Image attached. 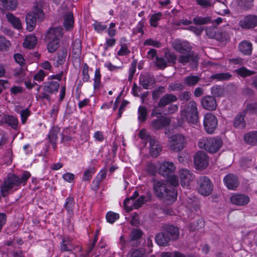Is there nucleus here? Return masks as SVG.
<instances>
[{
	"mask_svg": "<svg viewBox=\"0 0 257 257\" xmlns=\"http://www.w3.org/2000/svg\"><path fill=\"white\" fill-rule=\"evenodd\" d=\"M232 75L228 72L219 73L212 75L210 76L211 79H215L217 81H226L231 77Z\"/></svg>",
	"mask_w": 257,
	"mask_h": 257,
	"instance_id": "nucleus-40",
	"label": "nucleus"
},
{
	"mask_svg": "<svg viewBox=\"0 0 257 257\" xmlns=\"http://www.w3.org/2000/svg\"><path fill=\"white\" fill-rule=\"evenodd\" d=\"M143 234V232L140 229L134 228L131 231V238L129 241V243H131L132 245H133L135 243V241H138L140 239Z\"/></svg>",
	"mask_w": 257,
	"mask_h": 257,
	"instance_id": "nucleus-35",
	"label": "nucleus"
},
{
	"mask_svg": "<svg viewBox=\"0 0 257 257\" xmlns=\"http://www.w3.org/2000/svg\"><path fill=\"white\" fill-rule=\"evenodd\" d=\"M239 51L244 55H249L252 51V44L250 42L243 41L239 45Z\"/></svg>",
	"mask_w": 257,
	"mask_h": 257,
	"instance_id": "nucleus-34",
	"label": "nucleus"
},
{
	"mask_svg": "<svg viewBox=\"0 0 257 257\" xmlns=\"http://www.w3.org/2000/svg\"><path fill=\"white\" fill-rule=\"evenodd\" d=\"M58 134H59V132L58 130L54 128L50 130L48 135V138L52 144L56 145Z\"/></svg>",
	"mask_w": 257,
	"mask_h": 257,
	"instance_id": "nucleus-56",
	"label": "nucleus"
},
{
	"mask_svg": "<svg viewBox=\"0 0 257 257\" xmlns=\"http://www.w3.org/2000/svg\"><path fill=\"white\" fill-rule=\"evenodd\" d=\"M95 172L94 167H90L86 169L83 174L82 180L89 181L92 178V175Z\"/></svg>",
	"mask_w": 257,
	"mask_h": 257,
	"instance_id": "nucleus-53",
	"label": "nucleus"
},
{
	"mask_svg": "<svg viewBox=\"0 0 257 257\" xmlns=\"http://www.w3.org/2000/svg\"><path fill=\"white\" fill-rule=\"evenodd\" d=\"M169 148L174 152H178L183 150L187 144L186 138L181 134H176L169 138Z\"/></svg>",
	"mask_w": 257,
	"mask_h": 257,
	"instance_id": "nucleus-6",
	"label": "nucleus"
},
{
	"mask_svg": "<svg viewBox=\"0 0 257 257\" xmlns=\"http://www.w3.org/2000/svg\"><path fill=\"white\" fill-rule=\"evenodd\" d=\"M30 176L31 174L28 171H25L21 177L14 174L8 175L1 186V193L3 197L7 196L13 188L16 190L21 184L25 185Z\"/></svg>",
	"mask_w": 257,
	"mask_h": 257,
	"instance_id": "nucleus-1",
	"label": "nucleus"
},
{
	"mask_svg": "<svg viewBox=\"0 0 257 257\" xmlns=\"http://www.w3.org/2000/svg\"><path fill=\"white\" fill-rule=\"evenodd\" d=\"M169 178L168 182L169 186H172L174 188L179 185L178 179L176 176L171 175L168 177Z\"/></svg>",
	"mask_w": 257,
	"mask_h": 257,
	"instance_id": "nucleus-63",
	"label": "nucleus"
},
{
	"mask_svg": "<svg viewBox=\"0 0 257 257\" xmlns=\"http://www.w3.org/2000/svg\"><path fill=\"white\" fill-rule=\"evenodd\" d=\"M169 88L172 91H181L184 89V86L181 83H171Z\"/></svg>",
	"mask_w": 257,
	"mask_h": 257,
	"instance_id": "nucleus-62",
	"label": "nucleus"
},
{
	"mask_svg": "<svg viewBox=\"0 0 257 257\" xmlns=\"http://www.w3.org/2000/svg\"><path fill=\"white\" fill-rule=\"evenodd\" d=\"M200 79V77L197 75H190L185 77L183 79V81L187 86L193 87L199 82Z\"/></svg>",
	"mask_w": 257,
	"mask_h": 257,
	"instance_id": "nucleus-31",
	"label": "nucleus"
},
{
	"mask_svg": "<svg viewBox=\"0 0 257 257\" xmlns=\"http://www.w3.org/2000/svg\"><path fill=\"white\" fill-rule=\"evenodd\" d=\"M150 153L152 157H157L162 151V148L159 142L154 138H150Z\"/></svg>",
	"mask_w": 257,
	"mask_h": 257,
	"instance_id": "nucleus-22",
	"label": "nucleus"
},
{
	"mask_svg": "<svg viewBox=\"0 0 257 257\" xmlns=\"http://www.w3.org/2000/svg\"><path fill=\"white\" fill-rule=\"evenodd\" d=\"M125 41L126 39L124 38L121 39V48L117 52V55L119 56L127 55L130 53V51L128 49L127 45L125 44L122 43V42H125Z\"/></svg>",
	"mask_w": 257,
	"mask_h": 257,
	"instance_id": "nucleus-49",
	"label": "nucleus"
},
{
	"mask_svg": "<svg viewBox=\"0 0 257 257\" xmlns=\"http://www.w3.org/2000/svg\"><path fill=\"white\" fill-rule=\"evenodd\" d=\"M178 97L176 95L171 93H167L161 98L158 103V106L159 107L163 108L167 105L176 101Z\"/></svg>",
	"mask_w": 257,
	"mask_h": 257,
	"instance_id": "nucleus-23",
	"label": "nucleus"
},
{
	"mask_svg": "<svg viewBox=\"0 0 257 257\" xmlns=\"http://www.w3.org/2000/svg\"><path fill=\"white\" fill-rule=\"evenodd\" d=\"M197 185L198 192L203 196H207L213 191V183L208 177L200 176L197 179Z\"/></svg>",
	"mask_w": 257,
	"mask_h": 257,
	"instance_id": "nucleus-5",
	"label": "nucleus"
},
{
	"mask_svg": "<svg viewBox=\"0 0 257 257\" xmlns=\"http://www.w3.org/2000/svg\"><path fill=\"white\" fill-rule=\"evenodd\" d=\"M3 120L14 129L16 130L17 128L18 120L14 116L10 115H5Z\"/></svg>",
	"mask_w": 257,
	"mask_h": 257,
	"instance_id": "nucleus-39",
	"label": "nucleus"
},
{
	"mask_svg": "<svg viewBox=\"0 0 257 257\" xmlns=\"http://www.w3.org/2000/svg\"><path fill=\"white\" fill-rule=\"evenodd\" d=\"M230 200L231 202L234 205L244 206L248 204L249 201V198L245 194H236L232 195Z\"/></svg>",
	"mask_w": 257,
	"mask_h": 257,
	"instance_id": "nucleus-20",
	"label": "nucleus"
},
{
	"mask_svg": "<svg viewBox=\"0 0 257 257\" xmlns=\"http://www.w3.org/2000/svg\"><path fill=\"white\" fill-rule=\"evenodd\" d=\"M201 102L202 107L206 110L212 111L216 108V100L213 96L206 95L204 96L202 98Z\"/></svg>",
	"mask_w": 257,
	"mask_h": 257,
	"instance_id": "nucleus-13",
	"label": "nucleus"
},
{
	"mask_svg": "<svg viewBox=\"0 0 257 257\" xmlns=\"http://www.w3.org/2000/svg\"><path fill=\"white\" fill-rule=\"evenodd\" d=\"M6 18L9 22L12 24L14 28L20 30L22 29V25L20 20L15 17L12 14L8 13L6 15Z\"/></svg>",
	"mask_w": 257,
	"mask_h": 257,
	"instance_id": "nucleus-32",
	"label": "nucleus"
},
{
	"mask_svg": "<svg viewBox=\"0 0 257 257\" xmlns=\"http://www.w3.org/2000/svg\"><path fill=\"white\" fill-rule=\"evenodd\" d=\"M37 38L34 35L27 36L24 43L25 47L29 49H33L37 43Z\"/></svg>",
	"mask_w": 257,
	"mask_h": 257,
	"instance_id": "nucleus-38",
	"label": "nucleus"
},
{
	"mask_svg": "<svg viewBox=\"0 0 257 257\" xmlns=\"http://www.w3.org/2000/svg\"><path fill=\"white\" fill-rule=\"evenodd\" d=\"M181 112L183 119H186L188 122L192 124H195L198 122L199 112L197 104L194 101H190L185 104L184 108Z\"/></svg>",
	"mask_w": 257,
	"mask_h": 257,
	"instance_id": "nucleus-4",
	"label": "nucleus"
},
{
	"mask_svg": "<svg viewBox=\"0 0 257 257\" xmlns=\"http://www.w3.org/2000/svg\"><path fill=\"white\" fill-rule=\"evenodd\" d=\"M10 43L5 37L0 36V50L6 51L9 47Z\"/></svg>",
	"mask_w": 257,
	"mask_h": 257,
	"instance_id": "nucleus-58",
	"label": "nucleus"
},
{
	"mask_svg": "<svg viewBox=\"0 0 257 257\" xmlns=\"http://www.w3.org/2000/svg\"><path fill=\"white\" fill-rule=\"evenodd\" d=\"M205 31L206 34L209 38H214L221 41L225 37L223 32L216 33L213 28H207Z\"/></svg>",
	"mask_w": 257,
	"mask_h": 257,
	"instance_id": "nucleus-30",
	"label": "nucleus"
},
{
	"mask_svg": "<svg viewBox=\"0 0 257 257\" xmlns=\"http://www.w3.org/2000/svg\"><path fill=\"white\" fill-rule=\"evenodd\" d=\"M175 167L173 163L165 162L159 168V173L164 177L170 176L174 171Z\"/></svg>",
	"mask_w": 257,
	"mask_h": 257,
	"instance_id": "nucleus-19",
	"label": "nucleus"
},
{
	"mask_svg": "<svg viewBox=\"0 0 257 257\" xmlns=\"http://www.w3.org/2000/svg\"><path fill=\"white\" fill-rule=\"evenodd\" d=\"M211 92L214 97H220L223 95L224 90L221 86L215 85L211 88Z\"/></svg>",
	"mask_w": 257,
	"mask_h": 257,
	"instance_id": "nucleus-48",
	"label": "nucleus"
},
{
	"mask_svg": "<svg viewBox=\"0 0 257 257\" xmlns=\"http://www.w3.org/2000/svg\"><path fill=\"white\" fill-rule=\"evenodd\" d=\"M63 29L62 27L59 26L51 28L46 35V39L47 42V49L49 53H53L60 46V39L63 35Z\"/></svg>",
	"mask_w": 257,
	"mask_h": 257,
	"instance_id": "nucleus-2",
	"label": "nucleus"
},
{
	"mask_svg": "<svg viewBox=\"0 0 257 257\" xmlns=\"http://www.w3.org/2000/svg\"><path fill=\"white\" fill-rule=\"evenodd\" d=\"M223 142L219 138H203L198 142V146L210 153H215L222 147Z\"/></svg>",
	"mask_w": 257,
	"mask_h": 257,
	"instance_id": "nucleus-3",
	"label": "nucleus"
},
{
	"mask_svg": "<svg viewBox=\"0 0 257 257\" xmlns=\"http://www.w3.org/2000/svg\"><path fill=\"white\" fill-rule=\"evenodd\" d=\"M137 61L134 60L131 64V67L129 69V75L128 77V81H131L136 71Z\"/></svg>",
	"mask_w": 257,
	"mask_h": 257,
	"instance_id": "nucleus-59",
	"label": "nucleus"
},
{
	"mask_svg": "<svg viewBox=\"0 0 257 257\" xmlns=\"http://www.w3.org/2000/svg\"><path fill=\"white\" fill-rule=\"evenodd\" d=\"M101 74L99 69H96L95 71L94 79V88L98 89L100 85Z\"/></svg>",
	"mask_w": 257,
	"mask_h": 257,
	"instance_id": "nucleus-55",
	"label": "nucleus"
},
{
	"mask_svg": "<svg viewBox=\"0 0 257 257\" xmlns=\"http://www.w3.org/2000/svg\"><path fill=\"white\" fill-rule=\"evenodd\" d=\"M63 24L67 31H70L73 29L74 26V17L72 12H69L64 16Z\"/></svg>",
	"mask_w": 257,
	"mask_h": 257,
	"instance_id": "nucleus-29",
	"label": "nucleus"
},
{
	"mask_svg": "<svg viewBox=\"0 0 257 257\" xmlns=\"http://www.w3.org/2000/svg\"><path fill=\"white\" fill-rule=\"evenodd\" d=\"M37 18L35 15L31 13H28L26 17V22L27 24V30L32 32L35 28Z\"/></svg>",
	"mask_w": 257,
	"mask_h": 257,
	"instance_id": "nucleus-28",
	"label": "nucleus"
},
{
	"mask_svg": "<svg viewBox=\"0 0 257 257\" xmlns=\"http://www.w3.org/2000/svg\"><path fill=\"white\" fill-rule=\"evenodd\" d=\"M144 45L152 46L154 47L159 48L162 46V44L159 41L154 40L152 39H148L145 41Z\"/></svg>",
	"mask_w": 257,
	"mask_h": 257,
	"instance_id": "nucleus-61",
	"label": "nucleus"
},
{
	"mask_svg": "<svg viewBox=\"0 0 257 257\" xmlns=\"http://www.w3.org/2000/svg\"><path fill=\"white\" fill-rule=\"evenodd\" d=\"M67 50L66 48L61 49L57 53L56 59L57 64L58 65H62L66 61Z\"/></svg>",
	"mask_w": 257,
	"mask_h": 257,
	"instance_id": "nucleus-41",
	"label": "nucleus"
},
{
	"mask_svg": "<svg viewBox=\"0 0 257 257\" xmlns=\"http://www.w3.org/2000/svg\"><path fill=\"white\" fill-rule=\"evenodd\" d=\"M138 119L140 122H145L147 118L148 110L144 106H140L138 108Z\"/></svg>",
	"mask_w": 257,
	"mask_h": 257,
	"instance_id": "nucleus-44",
	"label": "nucleus"
},
{
	"mask_svg": "<svg viewBox=\"0 0 257 257\" xmlns=\"http://www.w3.org/2000/svg\"><path fill=\"white\" fill-rule=\"evenodd\" d=\"M171 119L169 117L161 116L153 119L151 122V126L154 130L158 131L169 126L170 124Z\"/></svg>",
	"mask_w": 257,
	"mask_h": 257,
	"instance_id": "nucleus-9",
	"label": "nucleus"
},
{
	"mask_svg": "<svg viewBox=\"0 0 257 257\" xmlns=\"http://www.w3.org/2000/svg\"><path fill=\"white\" fill-rule=\"evenodd\" d=\"M211 18L209 16L202 17L197 16L193 19L192 22L197 25H202L211 22Z\"/></svg>",
	"mask_w": 257,
	"mask_h": 257,
	"instance_id": "nucleus-42",
	"label": "nucleus"
},
{
	"mask_svg": "<svg viewBox=\"0 0 257 257\" xmlns=\"http://www.w3.org/2000/svg\"><path fill=\"white\" fill-rule=\"evenodd\" d=\"M203 125L207 133L209 134L214 133L218 125L216 116L211 113L205 114L204 116Z\"/></svg>",
	"mask_w": 257,
	"mask_h": 257,
	"instance_id": "nucleus-7",
	"label": "nucleus"
},
{
	"mask_svg": "<svg viewBox=\"0 0 257 257\" xmlns=\"http://www.w3.org/2000/svg\"><path fill=\"white\" fill-rule=\"evenodd\" d=\"M254 0H237L238 5L243 10H248L253 6Z\"/></svg>",
	"mask_w": 257,
	"mask_h": 257,
	"instance_id": "nucleus-45",
	"label": "nucleus"
},
{
	"mask_svg": "<svg viewBox=\"0 0 257 257\" xmlns=\"http://www.w3.org/2000/svg\"><path fill=\"white\" fill-rule=\"evenodd\" d=\"M119 217V215L118 213L112 211L107 212L106 215L107 221L110 223H113Z\"/></svg>",
	"mask_w": 257,
	"mask_h": 257,
	"instance_id": "nucleus-54",
	"label": "nucleus"
},
{
	"mask_svg": "<svg viewBox=\"0 0 257 257\" xmlns=\"http://www.w3.org/2000/svg\"><path fill=\"white\" fill-rule=\"evenodd\" d=\"M172 46L176 51L181 54L189 52L192 48L188 43L181 42L180 40H175Z\"/></svg>",
	"mask_w": 257,
	"mask_h": 257,
	"instance_id": "nucleus-21",
	"label": "nucleus"
},
{
	"mask_svg": "<svg viewBox=\"0 0 257 257\" xmlns=\"http://www.w3.org/2000/svg\"><path fill=\"white\" fill-rule=\"evenodd\" d=\"M156 65L161 69H164L167 66V63L165 58L159 57L158 56H156Z\"/></svg>",
	"mask_w": 257,
	"mask_h": 257,
	"instance_id": "nucleus-60",
	"label": "nucleus"
},
{
	"mask_svg": "<svg viewBox=\"0 0 257 257\" xmlns=\"http://www.w3.org/2000/svg\"><path fill=\"white\" fill-rule=\"evenodd\" d=\"M73 249L71 239L68 237H63L60 245V249L61 252L70 251Z\"/></svg>",
	"mask_w": 257,
	"mask_h": 257,
	"instance_id": "nucleus-27",
	"label": "nucleus"
},
{
	"mask_svg": "<svg viewBox=\"0 0 257 257\" xmlns=\"http://www.w3.org/2000/svg\"><path fill=\"white\" fill-rule=\"evenodd\" d=\"M223 182L228 189L234 190L239 185V181L237 176L233 174L226 175L223 179Z\"/></svg>",
	"mask_w": 257,
	"mask_h": 257,
	"instance_id": "nucleus-18",
	"label": "nucleus"
},
{
	"mask_svg": "<svg viewBox=\"0 0 257 257\" xmlns=\"http://www.w3.org/2000/svg\"><path fill=\"white\" fill-rule=\"evenodd\" d=\"M156 80L154 76L149 74H141L140 76V83L144 89H150L153 87Z\"/></svg>",
	"mask_w": 257,
	"mask_h": 257,
	"instance_id": "nucleus-15",
	"label": "nucleus"
},
{
	"mask_svg": "<svg viewBox=\"0 0 257 257\" xmlns=\"http://www.w3.org/2000/svg\"><path fill=\"white\" fill-rule=\"evenodd\" d=\"M152 197V194L150 193L147 194V196H141L136 200L133 202L135 208H138L140 207L145 202L150 201Z\"/></svg>",
	"mask_w": 257,
	"mask_h": 257,
	"instance_id": "nucleus-36",
	"label": "nucleus"
},
{
	"mask_svg": "<svg viewBox=\"0 0 257 257\" xmlns=\"http://www.w3.org/2000/svg\"><path fill=\"white\" fill-rule=\"evenodd\" d=\"M236 73L242 77H246L255 73L253 71L248 70L244 67H242L235 70Z\"/></svg>",
	"mask_w": 257,
	"mask_h": 257,
	"instance_id": "nucleus-46",
	"label": "nucleus"
},
{
	"mask_svg": "<svg viewBox=\"0 0 257 257\" xmlns=\"http://www.w3.org/2000/svg\"><path fill=\"white\" fill-rule=\"evenodd\" d=\"M1 5L8 10H15L18 5L17 0H0Z\"/></svg>",
	"mask_w": 257,
	"mask_h": 257,
	"instance_id": "nucleus-37",
	"label": "nucleus"
},
{
	"mask_svg": "<svg viewBox=\"0 0 257 257\" xmlns=\"http://www.w3.org/2000/svg\"><path fill=\"white\" fill-rule=\"evenodd\" d=\"M164 57L167 63H170L173 65L176 63L177 59V56L174 53L170 52L169 51L165 52Z\"/></svg>",
	"mask_w": 257,
	"mask_h": 257,
	"instance_id": "nucleus-47",
	"label": "nucleus"
},
{
	"mask_svg": "<svg viewBox=\"0 0 257 257\" xmlns=\"http://www.w3.org/2000/svg\"><path fill=\"white\" fill-rule=\"evenodd\" d=\"M198 57L193 53L187 55H180L178 58V61L183 65L189 63L192 67H196L198 66Z\"/></svg>",
	"mask_w": 257,
	"mask_h": 257,
	"instance_id": "nucleus-12",
	"label": "nucleus"
},
{
	"mask_svg": "<svg viewBox=\"0 0 257 257\" xmlns=\"http://www.w3.org/2000/svg\"><path fill=\"white\" fill-rule=\"evenodd\" d=\"M194 177L193 174L187 169H182L180 171V183L183 187H187Z\"/></svg>",
	"mask_w": 257,
	"mask_h": 257,
	"instance_id": "nucleus-16",
	"label": "nucleus"
},
{
	"mask_svg": "<svg viewBox=\"0 0 257 257\" xmlns=\"http://www.w3.org/2000/svg\"><path fill=\"white\" fill-rule=\"evenodd\" d=\"M58 82L50 81L44 83L43 91L48 92L50 94L56 93L59 87Z\"/></svg>",
	"mask_w": 257,
	"mask_h": 257,
	"instance_id": "nucleus-25",
	"label": "nucleus"
},
{
	"mask_svg": "<svg viewBox=\"0 0 257 257\" xmlns=\"http://www.w3.org/2000/svg\"><path fill=\"white\" fill-rule=\"evenodd\" d=\"M130 257H146L145 250L142 248L133 249L130 252Z\"/></svg>",
	"mask_w": 257,
	"mask_h": 257,
	"instance_id": "nucleus-52",
	"label": "nucleus"
},
{
	"mask_svg": "<svg viewBox=\"0 0 257 257\" xmlns=\"http://www.w3.org/2000/svg\"><path fill=\"white\" fill-rule=\"evenodd\" d=\"M162 16V14L161 12L153 14L150 19L151 26L154 27H157L158 22L161 19Z\"/></svg>",
	"mask_w": 257,
	"mask_h": 257,
	"instance_id": "nucleus-50",
	"label": "nucleus"
},
{
	"mask_svg": "<svg viewBox=\"0 0 257 257\" xmlns=\"http://www.w3.org/2000/svg\"><path fill=\"white\" fill-rule=\"evenodd\" d=\"M162 229L168 234L172 241L178 239L180 234L179 229L177 226L170 224H165L162 226Z\"/></svg>",
	"mask_w": 257,
	"mask_h": 257,
	"instance_id": "nucleus-14",
	"label": "nucleus"
},
{
	"mask_svg": "<svg viewBox=\"0 0 257 257\" xmlns=\"http://www.w3.org/2000/svg\"><path fill=\"white\" fill-rule=\"evenodd\" d=\"M74 205L75 201L73 197L69 196L66 199L64 208L66 209L69 214H71L73 213Z\"/></svg>",
	"mask_w": 257,
	"mask_h": 257,
	"instance_id": "nucleus-43",
	"label": "nucleus"
},
{
	"mask_svg": "<svg viewBox=\"0 0 257 257\" xmlns=\"http://www.w3.org/2000/svg\"><path fill=\"white\" fill-rule=\"evenodd\" d=\"M194 162L196 169H204L208 166V157L204 152L199 151L194 156Z\"/></svg>",
	"mask_w": 257,
	"mask_h": 257,
	"instance_id": "nucleus-8",
	"label": "nucleus"
},
{
	"mask_svg": "<svg viewBox=\"0 0 257 257\" xmlns=\"http://www.w3.org/2000/svg\"><path fill=\"white\" fill-rule=\"evenodd\" d=\"M245 110L251 115H257V102L248 103Z\"/></svg>",
	"mask_w": 257,
	"mask_h": 257,
	"instance_id": "nucleus-51",
	"label": "nucleus"
},
{
	"mask_svg": "<svg viewBox=\"0 0 257 257\" xmlns=\"http://www.w3.org/2000/svg\"><path fill=\"white\" fill-rule=\"evenodd\" d=\"M178 97L181 101L185 102L190 100L191 97V93L190 91H185L180 93Z\"/></svg>",
	"mask_w": 257,
	"mask_h": 257,
	"instance_id": "nucleus-57",
	"label": "nucleus"
},
{
	"mask_svg": "<svg viewBox=\"0 0 257 257\" xmlns=\"http://www.w3.org/2000/svg\"><path fill=\"white\" fill-rule=\"evenodd\" d=\"M166 190L163 192V197L161 198V199L167 204H172L177 198V190L172 186H169Z\"/></svg>",
	"mask_w": 257,
	"mask_h": 257,
	"instance_id": "nucleus-10",
	"label": "nucleus"
},
{
	"mask_svg": "<svg viewBox=\"0 0 257 257\" xmlns=\"http://www.w3.org/2000/svg\"><path fill=\"white\" fill-rule=\"evenodd\" d=\"M88 66L86 63H84L83 66L82 74L83 78L82 80L84 82H87L89 79V75L88 74Z\"/></svg>",
	"mask_w": 257,
	"mask_h": 257,
	"instance_id": "nucleus-64",
	"label": "nucleus"
},
{
	"mask_svg": "<svg viewBox=\"0 0 257 257\" xmlns=\"http://www.w3.org/2000/svg\"><path fill=\"white\" fill-rule=\"evenodd\" d=\"M245 114L243 113L238 114L234 118L233 126L236 128H242L245 126V122L244 119Z\"/></svg>",
	"mask_w": 257,
	"mask_h": 257,
	"instance_id": "nucleus-33",
	"label": "nucleus"
},
{
	"mask_svg": "<svg viewBox=\"0 0 257 257\" xmlns=\"http://www.w3.org/2000/svg\"><path fill=\"white\" fill-rule=\"evenodd\" d=\"M239 25L244 29H250L257 26V16L255 15H248L243 20L240 21Z\"/></svg>",
	"mask_w": 257,
	"mask_h": 257,
	"instance_id": "nucleus-17",
	"label": "nucleus"
},
{
	"mask_svg": "<svg viewBox=\"0 0 257 257\" xmlns=\"http://www.w3.org/2000/svg\"><path fill=\"white\" fill-rule=\"evenodd\" d=\"M155 240L159 245L162 246L168 245L169 242L172 241L163 229L162 232L156 234Z\"/></svg>",
	"mask_w": 257,
	"mask_h": 257,
	"instance_id": "nucleus-24",
	"label": "nucleus"
},
{
	"mask_svg": "<svg viewBox=\"0 0 257 257\" xmlns=\"http://www.w3.org/2000/svg\"><path fill=\"white\" fill-rule=\"evenodd\" d=\"M152 182L154 192L156 196L161 199V198L163 197V192H162V190H164V191L166 190V189H167L169 185L166 184L165 181H158L155 178L152 179Z\"/></svg>",
	"mask_w": 257,
	"mask_h": 257,
	"instance_id": "nucleus-11",
	"label": "nucleus"
},
{
	"mask_svg": "<svg viewBox=\"0 0 257 257\" xmlns=\"http://www.w3.org/2000/svg\"><path fill=\"white\" fill-rule=\"evenodd\" d=\"M244 142L250 145H257V131H251L244 135Z\"/></svg>",
	"mask_w": 257,
	"mask_h": 257,
	"instance_id": "nucleus-26",
	"label": "nucleus"
}]
</instances>
